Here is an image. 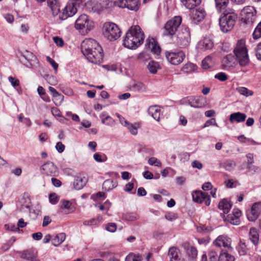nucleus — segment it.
Instances as JSON below:
<instances>
[{
  "mask_svg": "<svg viewBox=\"0 0 261 261\" xmlns=\"http://www.w3.org/2000/svg\"><path fill=\"white\" fill-rule=\"evenodd\" d=\"M104 36L110 41H114L120 36L121 31L114 23H106L103 28Z\"/></svg>",
  "mask_w": 261,
  "mask_h": 261,
  "instance_id": "obj_5",
  "label": "nucleus"
},
{
  "mask_svg": "<svg viewBox=\"0 0 261 261\" xmlns=\"http://www.w3.org/2000/svg\"><path fill=\"white\" fill-rule=\"evenodd\" d=\"M249 238L251 241L255 245H257L259 240V234L257 229L254 227H252L249 231Z\"/></svg>",
  "mask_w": 261,
  "mask_h": 261,
  "instance_id": "obj_30",
  "label": "nucleus"
},
{
  "mask_svg": "<svg viewBox=\"0 0 261 261\" xmlns=\"http://www.w3.org/2000/svg\"><path fill=\"white\" fill-rule=\"evenodd\" d=\"M52 14L54 16H56L58 15V14L60 15L61 13H60V5L59 4L55 6H53V7L50 8Z\"/></svg>",
  "mask_w": 261,
  "mask_h": 261,
  "instance_id": "obj_59",
  "label": "nucleus"
},
{
  "mask_svg": "<svg viewBox=\"0 0 261 261\" xmlns=\"http://www.w3.org/2000/svg\"><path fill=\"white\" fill-rule=\"evenodd\" d=\"M62 203V208H65L70 210L71 212H73L75 210V207L72 205V203L69 200H63Z\"/></svg>",
  "mask_w": 261,
  "mask_h": 261,
  "instance_id": "obj_50",
  "label": "nucleus"
},
{
  "mask_svg": "<svg viewBox=\"0 0 261 261\" xmlns=\"http://www.w3.org/2000/svg\"><path fill=\"white\" fill-rule=\"evenodd\" d=\"M216 6L218 10L224 9L227 6L231 3H236L238 4L243 3L245 0H215Z\"/></svg>",
  "mask_w": 261,
  "mask_h": 261,
  "instance_id": "obj_19",
  "label": "nucleus"
},
{
  "mask_svg": "<svg viewBox=\"0 0 261 261\" xmlns=\"http://www.w3.org/2000/svg\"><path fill=\"white\" fill-rule=\"evenodd\" d=\"M106 198V194L102 192H98L96 194H92L91 198L96 201L99 200H104Z\"/></svg>",
  "mask_w": 261,
  "mask_h": 261,
  "instance_id": "obj_48",
  "label": "nucleus"
},
{
  "mask_svg": "<svg viewBox=\"0 0 261 261\" xmlns=\"http://www.w3.org/2000/svg\"><path fill=\"white\" fill-rule=\"evenodd\" d=\"M8 79L9 81L14 87L19 86V82L17 79L12 76H9Z\"/></svg>",
  "mask_w": 261,
  "mask_h": 261,
  "instance_id": "obj_64",
  "label": "nucleus"
},
{
  "mask_svg": "<svg viewBox=\"0 0 261 261\" xmlns=\"http://www.w3.org/2000/svg\"><path fill=\"white\" fill-rule=\"evenodd\" d=\"M252 37L254 39H258L261 38V21L255 28L252 34Z\"/></svg>",
  "mask_w": 261,
  "mask_h": 261,
  "instance_id": "obj_43",
  "label": "nucleus"
},
{
  "mask_svg": "<svg viewBox=\"0 0 261 261\" xmlns=\"http://www.w3.org/2000/svg\"><path fill=\"white\" fill-rule=\"evenodd\" d=\"M185 103L190 106L191 107L194 108L201 107V104L200 103L199 99L194 96H190L188 97L185 100Z\"/></svg>",
  "mask_w": 261,
  "mask_h": 261,
  "instance_id": "obj_29",
  "label": "nucleus"
},
{
  "mask_svg": "<svg viewBox=\"0 0 261 261\" xmlns=\"http://www.w3.org/2000/svg\"><path fill=\"white\" fill-rule=\"evenodd\" d=\"M42 174L48 176H54L58 173V168L53 162H47L41 167Z\"/></svg>",
  "mask_w": 261,
  "mask_h": 261,
  "instance_id": "obj_14",
  "label": "nucleus"
},
{
  "mask_svg": "<svg viewBox=\"0 0 261 261\" xmlns=\"http://www.w3.org/2000/svg\"><path fill=\"white\" fill-rule=\"evenodd\" d=\"M53 40L57 46L62 47L64 45V41L63 39L59 37H54L53 38Z\"/></svg>",
  "mask_w": 261,
  "mask_h": 261,
  "instance_id": "obj_60",
  "label": "nucleus"
},
{
  "mask_svg": "<svg viewBox=\"0 0 261 261\" xmlns=\"http://www.w3.org/2000/svg\"><path fill=\"white\" fill-rule=\"evenodd\" d=\"M130 90L135 92H143L145 90V87L143 83L136 82L132 85Z\"/></svg>",
  "mask_w": 261,
  "mask_h": 261,
  "instance_id": "obj_34",
  "label": "nucleus"
},
{
  "mask_svg": "<svg viewBox=\"0 0 261 261\" xmlns=\"http://www.w3.org/2000/svg\"><path fill=\"white\" fill-rule=\"evenodd\" d=\"M92 10L93 12L99 13L102 10V7L100 4H95L92 7Z\"/></svg>",
  "mask_w": 261,
  "mask_h": 261,
  "instance_id": "obj_58",
  "label": "nucleus"
},
{
  "mask_svg": "<svg viewBox=\"0 0 261 261\" xmlns=\"http://www.w3.org/2000/svg\"><path fill=\"white\" fill-rule=\"evenodd\" d=\"M75 28L77 30H84L89 31L94 28V22L86 14L80 15L76 19Z\"/></svg>",
  "mask_w": 261,
  "mask_h": 261,
  "instance_id": "obj_8",
  "label": "nucleus"
},
{
  "mask_svg": "<svg viewBox=\"0 0 261 261\" xmlns=\"http://www.w3.org/2000/svg\"><path fill=\"white\" fill-rule=\"evenodd\" d=\"M148 163L150 165H154L159 167L162 166L161 162L155 157H151L149 158L148 161Z\"/></svg>",
  "mask_w": 261,
  "mask_h": 261,
  "instance_id": "obj_53",
  "label": "nucleus"
},
{
  "mask_svg": "<svg viewBox=\"0 0 261 261\" xmlns=\"http://www.w3.org/2000/svg\"><path fill=\"white\" fill-rule=\"evenodd\" d=\"M212 64V58L211 56H208L202 60L201 66L202 68L207 69L210 68Z\"/></svg>",
  "mask_w": 261,
  "mask_h": 261,
  "instance_id": "obj_38",
  "label": "nucleus"
},
{
  "mask_svg": "<svg viewBox=\"0 0 261 261\" xmlns=\"http://www.w3.org/2000/svg\"><path fill=\"white\" fill-rule=\"evenodd\" d=\"M49 202L52 204H56L59 201V197L56 193H51L49 196Z\"/></svg>",
  "mask_w": 261,
  "mask_h": 261,
  "instance_id": "obj_54",
  "label": "nucleus"
},
{
  "mask_svg": "<svg viewBox=\"0 0 261 261\" xmlns=\"http://www.w3.org/2000/svg\"><path fill=\"white\" fill-rule=\"evenodd\" d=\"M218 207L222 210L224 213L227 214L231 207V204L227 199H223L219 202Z\"/></svg>",
  "mask_w": 261,
  "mask_h": 261,
  "instance_id": "obj_26",
  "label": "nucleus"
},
{
  "mask_svg": "<svg viewBox=\"0 0 261 261\" xmlns=\"http://www.w3.org/2000/svg\"><path fill=\"white\" fill-rule=\"evenodd\" d=\"M218 261H234V257L226 252L220 254Z\"/></svg>",
  "mask_w": 261,
  "mask_h": 261,
  "instance_id": "obj_35",
  "label": "nucleus"
},
{
  "mask_svg": "<svg viewBox=\"0 0 261 261\" xmlns=\"http://www.w3.org/2000/svg\"><path fill=\"white\" fill-rule=\"evenodd\" d=\"M126 8L130 10L137 11L139 9V0H127Z\"/></svg>",
  "mask_w": 261,
  "mask_h": 261,
  "instance_id": "obj_33",
  "label": "nucleus"
},
{
  "mask_svg": "<svg viewBox=\"0 0 261 261\" xmlns=\"http://www.w3.org/2000/svg\"><path fill=\"white\" fill-rule=\"evenodd\" d=\"M231 239L224 235L219 236L214 242V244L218 247L223 246L228 249L231 248Z\"/></svg>",
  "mask_w": 261,
  "mask_h": 261,
  "instance_id": "obj_15",
  "label": "nucleus"
},
{
  "mask_svg": "<svg viewBox=\"0 0 261 261\" xmlns=\"http://www.w3.org/2000/svg\"><path fill=\"white\" fill-rule=\"evenodd\" d=\"M199 46L202 49H210L213 47V42L209 38H204L200 42Z\"/></svg>",
  "mask_w": 261,
  "mask_h": 261,
  "instance_id": "obj_31",
  "label": "nucleus"
},
{
  "mask_svg": "<svg viewBox=\"0 0 261 261\" xmlns=\"http://www.w3.org/2000/svg\"><path fill=\"white\" fill-rule=\"evenodd\" d=\"M124 126L127 127L130 133L133 135H136L138 133L137 127L128 122H125Z\"/></svg>",
  "mask_w": 261,
  "mask_h": 261,
  "instance_id": "obj_46",
  "label": "nucleus"
},
{
  "mask_svg": "<svg viewBox=\"0 0 261 261\" xmlns=\"http://www.w3.org/2000/svg\"><path fill=\"white\" fill-rule=\"evenodd\" d=\"M81 50L89 62L95 64L102 63L103 57L102 49L95 40L91 38L84 40L81 43Z\"/></svg>",
  "mask_w": 261,
  "mask_h": 261,
  "instance_id": "obj_1",
  "label": "nucleus"
},
{
  "mask_svg": "<svg viewBox=\"0 0 261 261\" xmlns=\"http://www.w3.org/2000/svg\"><path fill=\"white\" fill-rule=\"evenodd\" d=\"M238 16L233 12H228L219 18V25L223 32L231 31L234 26Z\"/></svg>",
  "mask_w": 261,
  "mask_h": 261,
  "instance_id": "obj_4",
  "label": "nucleus"
},
{
  "mask_svg": "<svg viewBox=\"0 0 261 261\" xmlns=\"http://www.w3.org/2000/svg\"><path fill=\"white\" fill-rule=\"evenodd\" d=\"M117 226L115 223H109L107 226V230L110 232H114L116 230Z\"/></svg>",
  "mask_w": 261,
  "mask_h": 261,
  "instance_id": "obj_62",
  "label": "nucleus"
},
{
  "mask_svg": "<svg viewBox=\"0 0 261 261\" xmlns=\"http://www.w3.org/2000/svg\"><path fill=\"white\" fill-rule=\"evenodd\" d=\"M31 200L28 194L24 193L18 200L16 206L17 209L22 212H31Z\"/></svg>",
  "mask_w": 261,
  "mask_h": 261,
  "instance_id": "obj_12",
  "label": "nucleus"
},
{
  "mask_svg": "<svg viewBox=\"0 0 261 261\" xmlns=\"http://www.w3.org/2000/svg\"><path fill=\"white\" fill-rule=\"evenodd\" d=\"M210 125H215L217 127L218 126L217 123L216 122V120L215 118H212L211 119L207 120L205 122V123H204V125L202 126V127L204 128V127L209 126Z\"/></svg>",
  "mask_w": 261,
  "mask_h": 261,
  "instance_id": "obj_57",
  "label": "nucleus"
},
{
  "mask_svg": "<svg viewBox=\"0 0 261 261\" xmlns=\"http://www.w3.org/2000/svg\"><path fill=\"white\" fill-rule=\"evenodd\" d=\"M117 186V182L111 179L106 180L102 184V189L106 191H109Z\"/></svg>",
  "mask_w": 261,
  "mask_h": 261,
  "instance_id": "obj_28",
  "label": "nucleus"
},
{
  "mask_svg": "<svg viewBox=\"0 0 261 261\" xmlns=\"http://www.w3.org/2000/svg\"><path fill=\"white\" fill-rule=\"evenodd\" d=\"M180 2L186 8L192 9L199 5L201 0H180Z\"/></svg>",
  "mask_w": 261,
  "mask_h": 261,
  "instance_id": "obj_27",
  "label": "nucleus"
},
{
  "mask_svg": "<svg viewBox=\"0 0 261 261\" xmlns=\"http://www.w3.org/2000/svg\"><path fill=\"white\" fill-rule=\"evenodd\" d=\"M205 16V12L203 9L198 8L193 10L192 18L195 22L201 21Z\"/></svg>",
  "mask_w": 261,
  "mask_h": 261,
  "instance_id": "obj_20",
  "label": "nucleus"
},
{
  "mask_svg": "<svg viewBox=\"0 0 261 261\" xmlns=\"http://www.w3.org/2000/svg\"><path fill=\"white\" fill-rule=\"evenodd\" d=\"M21 257L32 261H34L36 259V256L29 251H24L21 255Z\"/></svg>",
  "mask_w": 261,
  "mask_h": 261,
  "instance_id": "obj_47",
  "label": "nucleus"
},
{
  "mask_svg": "<svg viewBox=\"0 0 261 261\" xmlns=\"http://www.w3.org/2000/svg\"><path fill=\"white\" fill-rule=\"evenodd\" d=\"M261 213V202L254 203L250 210L247 212V217L249 221H254L257 219Z\"/></svg>",
  "mask_w": 261,
  "mask_h": 261,
  "instance_id": "obj_13",
  "label": "nucleus"
},
{
  "mask_svg": "<svg viewBox=\"0 0 261 261\" xmlns=\"http://www.w3.org/2000/svg\"><path fill=\"white\" fill-rule=\"evenodd\" d=\"M159 68V65L158 63L153 61H150L147 65L148 69L152 74L156 73Z\"/></svg>",
  "mask_w": 261,
  "mask_h": 261,
  "instance_id": "obj_39",
  "label": "nucleus"
},
{
  "mask_svg": "<svg viewBox=\"0 0 261 261\" xmlns=\"http://www.w3.org/2000/svg\"><path fill=\"white\" fill-rule=\"evenodd\" d=\"M177 43L182 47L188 46L191 41L190 29L188 27L182 25L180 32L177 35Z\"/></svg>",
  "mask_w": 261,
  "mask_h": 261,
  "instance_id": "obj_9",
  "label": "nucleus"
},
{
  "mask_svg": "<svg viewBox=\"0 0 261 261\" xmlns=\"http://www.w3.org/2000/svg\"><path fill=\"white\" fill-rule=\"evenodd\" d=\"M36 60V56L32 53L27 51L25 54L23 55L19 59V61L26 66L29 67L28 65L25 64V61H27L31 66H32V61Z\"/></svg>",
  "mask_w": 261,
  "mask_h": 261,
  "instance_id": "obj_21",
  "label": "nucleus"
},
{
  "mask_svg": "<svg viewBox=\"0 0 261 261\" xmlns=\"http://www.w3.org/2000/svg\"><path fill=\"white\" fill-rule=\"evenodd\" d=\"M142 257L140 255H136L134 253H130L125 258V261H141Z\"/></svg>",
  "mask_w": 261,
  "mask_h": 261,
  "instance_id": "obj_51",
  "label": "nucleus"
},
{
  "mask_svg": "<svg viewBox=\"0 0 261 261\" xmlns=\"http://www.w3.org/2000/svg\"><path fill=\"white\" fill-rule=\"evenodd\" d=\"M236 166V164L233 160H228L224 162L223 167L227 171H230L233 170Z\"/></svg>",
  "mask_w": 261,
  "mask_h": 261,
  "instance_id": "obj_36",
  "label": "nucleus"
},
{
  "mask_svg": "<svg viewBox=\"0 0 261 261\" xmlns=\"http://www.w3.org/2000/svg\"><path fill=\"white\" fill-rule=\"evenodd\" d=\"M179 253V250L177 247H170L168 250V256L170 261H180Z\"/></svg>",
  "mask_w": 261,
  "mask_h": 261,
  "instance_id": "obj_23",
  "label": "nucleus"
},
{
  "mask_svg": "<svg viewBox=\"0 0 261 261\" xmlns=\"http://www.w3.org/2000/svg\"><path fill=\"white\" fill-rule=\"evenodd\" d=\"M233 53L240 66H245L248 64L249 59L244 40L240 39L238 40L233 50Z\"/></svg>",
  "mask_w": 261,
  "mask_h": 261,
  "instance_id": "obj_3",
  "label": "nucleus"
},
{
  "mask_svg": "<svg viewBox=\"0 0 261 261\" xmlns=\"http://www.w3.org/2000/svg\"><path fill=\"white\" fill-rule=\"evenodd\" d=\"M5 227L6 228V229L11 230L13 231H19V228H18V227H17V226L12 224H6L5 225Z\"/></svg>",
  "mask_w": 261,
  "mask_h": 261,
  "instance_id": "obj_61",
  "label": "nucleus"
},
{
  "mask_svg": "<svg viewBox=\"0 0 261 261\" xmlns=\"http://www.w3.org/2000/svg\"><path fill=\"white\" fill-rule=\"evenodd\" d=\"M186 253L190 259L192 260H195L197 257L198 251L194 246H191Z\"/></svg>",
  "mask_w": 261,
  "mask_h": 261,
  "instance_id": "obj_37",
  "label": "nucleus"
},
{
  "mask_svg": "<svg viewBox=\"0 0 261 261\" xmlns=\"http://www.w3.org/2000/svg\"><path fill=\"white\" fill-rule=\"evenodd\" d=\"M226 220L228 222L233 225H237L239 224V218L234 215L231 214L228 215L227 217Z\"/></svg>",
  "mask_w": 261,
  "mask_h": 261,
  "instance_id": "obj_49",
  "label": "nucleus"
},
{
  "mask_svg": "<svg viewBox=\"0 0 261 261\" xmlns=\"http://www.w3.org/2000/svg\"><path fill=\"white\" fill-rule=\"evenodd\" d=\"M127 0H117L114 2V4L120 8H126Z\"/></svg>",
  "mask_w": 261,
  "mask_h": 261,
  "instance_id": "obj_56",
  "label": "nucleus"
},
{
  "mask_svg": "<svg viewBox=\"0 0 261 261\" xmlns=\"http://www.w3.org/2000/svg\"><path fill=\"white\" fill-rule=\"evenodd\" d=\"M79 5L74 2H68L59 17L61 20H65L68 17H72L77 12V6Z\"/></svg>",
  "mask_w": 261,
  "mask_h": 261,
  "instance_id": "obj_10",
  "label": "nucleus"
},
{
  "mask_svg": "<svg viewBox=\"0 0 261 261\" xmlns=\"http://www.w3.org/2000/svg\"><path fill=\"white\" fill-rule=\"evenodd\" d=\"M66 238V234L64 233L58 234L55 238L52 240V244L55 246H58L63 243Z\"/></svg>",
  "mask_w": 261,
  "mask_h": 261,
  "instance_id": "obj_32",
  "label": "nucleus"
},
{
  "mask_svg": "<svg viewBox=\"0 0 261 261\" xmlns=\"http://www.w3.org/2000/svg\"><path fill=\"white\" fill-rule=\"evenodd\" d=\"M165 55L168 61L173 65L179 64L185 58V53L182 51L177 52L166 51Z\"/></svg>",
  "mask_w": 261,
  "mask_h": 261,
  "instance_id": "obj_11",
  "label": "nucleus"
},
{
  "mask_svg": "<svg viewBox=\"0 0 261 261\" xmlns=\"http://www.w3.org/2000/svg\"><path fill=\"white\" fill-rule=\"evenodd\" d=\"M236 90L241 95L246 97L251 96L253 95V92L251 90H249L246 87H240L236 89Z\"/></svg>",
  "mask_w": 261,
  "mask_h": 261,
  "instance_id": "obj_40",
  "label": "nucleus"
},
{
  "mask_svg": "<svg viewBox=\"0 0 261 261\" xmlns=\"http://www.w3.org/2000/svg\"><path fill=\"white\" fill-rule=\"evenodd\" d=\"M182 21L181 16H176L168 21L164 27L163 35L172 37L176 33Z\"/></svg>",
  "mask_w": 261,
  "mask_h": 261,
  "instance_id": "obj_6",
  "label": "nucleus"
},
{
  "mask_svg": "<svg viewBox=\"0 0 261 261\" xmlns=\"http://www.w3.org/2000/svg\"><path fill=\"white\" fill-rule=\"evenodd\" d=\"M196 66L191 63L185 64L182 68V70L184 72L188 73L194 71L196 69Z\"/></svg>",
  "mask_w": 261,
  "mask_h": 261,
  "instance_id": "obj_45",
  "label": "nucleus"
},
{
  "mask_svg": "<svg viewBox=\"0 0 261 261\" xmlns=\"http://www.w3.org/2000/svg\"><path fill=\"white\" fill-rule=\"evenodd\" d=\"M247 116L245 114L241 112H235L231 114L229 116V120L230 123L234 122L241 123L245 121Z\"/></svg>",
  "mask_w": 261,
  "mask_h": 261,
  "instance_id": "obj_18",
  "label": "nucleus"
},
{
  "mask_svg": "<svg viewBox=\"0 0 261 261\" xmlns=\"http://www.w3.org/2000/svg\"><path fill=\"white\" fill-rule=\"evenodd\" d=\"M206 196V193L201 191H196L192 194V198L194 202L197 203H202L203 202L204 198Z\"/></svg>",
  "mask_w": 261,
  "mask_h": 261,
  "instance_id": "obj_25",
  "label": "nucleus"
},
{
  "mask_svg": "<svg viewBox=\"0 0 261 261\" xmlns=\"http://www.w3.org/2000/svg\"><path fill=\"white\" fill-rule=\"evenodd\" d=\"M215 78L219 80L220 81L224 82L227 80V76L224 72H219L215 75Z\"/></svg>",
  "mask_w": 261,
  "mask_h": 261,
  "instance_id": "obj_55",
  "label": "nucleus"
},
{
  "mask_svg": "<svg viewBox=\"0 0 261 261\" xmlns=\"http://www.w3.org/2000/svg\"><path fill=\"white\" fill-rule=\"evenodd\" d=\"M242 20L246 24L252 25L256 20V10L253 6H247L241 11Z\"/></svg>",
  "mask_w": 261,
  "mask_h": 261,
  "instance_id": "obj_7",
  "label": "nucleus"
},
{
  "mask_svg": "<svg viewBox=\"0 0 261 261\" xmlns=\"http://www.w3.org/2000/svg\"><path fill=\"white\" fill-rule=\"evenodd\" d=\"M238 250L240 255L246 254L248 252V248L245 243L240 242L238 247Z\"/></svg>",
  "mask_w": 261,
  "mask_h": 261,
  "instance_id": "obj_41",
  "label": "nucleus"
},
{
  "mask_svg": "<svg viewBox=\"0 0 261 261\" xmlns=\"http://www.w3.org/2000/svg\"><path fill=\"white\" fill-rule=\"evenodd\" d=\"M210 261H218V252L213 248H211L208 253Z\"/></svg>",
  "mask_w": 261,
  "mask_h": 261,
  "instance_id": "obj_42",
  "label": "nucleus"
},
{
  "mask_svg": "<svg viewBox=\"0 0 261 261\" xmlns=\"http://www.w3.org/2000/svg\"><path fill=\"white\" fill-rule=\"evenodd\" d=\"M235 63V58L232 54H229L224 57L222 61L223 68L227 70L233 68Z\"/></svg>",
  "mask_w": 261,
  "mask_h": 261,
  "instance_id": "obj_16",
  "label": "nucleus"
},
{
  "mask_svg": "<svg viewBox=\"0 0 261 261\" xmlns=\"http://www.w3.org/2000/svg\"><path fill=\"white\" fill-rule=\"evenodd\" d=\"M137 59L140 62H145L150 59V56L148 54L143 52L138 55Z\"/></svg>",
  "mask_w": 261,
  "mask_h": 261,
  "instance_id": "obj_52",
  "label": "nucleus"
},
{
  "mask_svg": "<svg viewBox=\"0 0 261 261\" xmlns=\"http://www.w3.org/2000/svg\"><path fill=\"white\" fill-rule=\"evenodd\" d=\"M87 182V179L86 177L77 176L73 182V187L75 190H81L86 185Z\"/></svg>",
  "mask_w": 261,
  "mask_h": 261,
  "instance_id": "obj_24",
  "label": "nucleus"
},
{
  "mask_svg": "<svg viewBox=\"0 0 261 261\" xmlns=\"http://www.w3.org/2000/svg\"><path fill=\"white\" fill-rule=\"evenodd\" d=\"M123 218L127 221H133L139 219V216L135 213H129L123 215Z\"/></svg>",
  "mask_w": 261,
  "mask_h": 261,
  "instance_id": "obj_44",
  "label": "nucleus"
},
{
  "mask_svg": "<svg viewBox=\"0 0 261 261\" xmlns=\"http://www.w3.org/2000/svg\"><path fill=\"white\" fill-rule=\"evenodd\" d=\"M148 113L155 120L160 121L161 110L159 107L157 106H150L148 109Z\"/></svg>",
  "mask_w": 261,
  "mask_h": 261,
  "instance_id": "obj_22",
  "label": "nucleus"
},
{
  "mask_svg": "<svg viewBox=\"0 0 261 261\" xmlns=\"http://www.w3.org/2000/svg\"><path fill=\"white\" fill-rule=\"evenodd\" d=\"M144 39V34L139 25L132 27L123 40V45L129 49H136L141 45Z\"/></svg>",
  "mask_w": 261,
  "mask_h": 261,
  "instance_id": "obj_2",
  "label": "nucleus"
},
{
  "mask_svg": "<svg viewBox=\"0 0 261 261\" xmlns=\"http://www.w3.org/2000/svg\"><path fill=\"white\" fill-rule=\"evenodd\" d=\"M255 51L256 58L257 59L261 60V42L257 45Z\"/></svg>",
  "mask_w": 261,
  "mask_h": 261,
  "instance_id": "obj_63",
  "label": "nucleus"
},
{
  "mask_svg": "<svg viewBox=\"0 0 261 261\" xmlns=\"http://www.w3.org/2000/svg\"><path fill=\"white\" fill-rule=\"evenodd\" d=\"M146 45L153 54L156 55H160L161 48L153 38H148L147 39Z\"/></svg>",
  "mask_w": 261,
  "mask_h": 261,
  "instance_id": "obj_17",
  "label": "nucleus"
}]
</instances>
